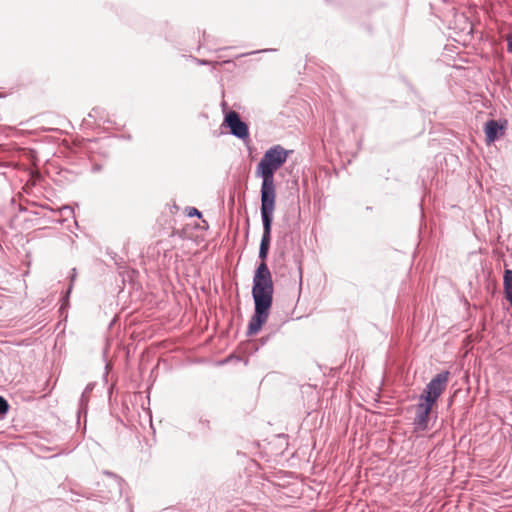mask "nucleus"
Returning a JSON list of instances; mask_svg holds the SVG:
<instances>
[{"instance_id":"f257e3e1","label":"nucleus","mask_w":512,"mask_h":512,"mask_svg":"<svg viewBox=\"0 0 512 512\" xmlns=\"http://www.w3.org/2000/svg\"><path fill=\"white\" fill-rule=\"evenodd\" d=\"M276 207L260 205L263 232L260 240L257 264L252 280L253 314L247 325L246 335H257L266 324L273 306L274 282L267 265L271 241L274 211Z\"/></svg>"},{"instance_id":"f03ea898","label":"nucleus","mask_w":512,"mask_h":512,"mask_svg":"<svg viewBox=\"0 0 512 512\" xmlns=\"http://www.w3.org/2000/svg\"><path fill=\"white\" fill-rule=\"evenodd\" d=\"M293 150L280 144L269 147L256 165L255 177L261 179L260 205L276 207L275 174L287 162Z\"/></svg>"},{"instance_id":"7ed1b4c3","label":"nucleus","mask_w":512,"mask_h":512,"mask_svg":"<svg viewBox=\"0 0 512 512\" xmlns=\"http://www.w3.org/2000/svg\"><path fill=\"white\" fill-rule=\"evenodd\" d=\"M450 372L443 370L437 373L425 386L419 400H424L429 403L437 405V401L441 394L445 391L449 380Z\"/></svg>"},{"instance_id":"20e7f679","label":"nucleus","mask_w":512,"mask_h":512,"mask_svg":"<svg viewBox=\"0 0 512 512\" xmlns=\"http://www.w3.org/2000/svg\"><path fill=\"white\" fill-rule=\"evenodd\" d=\"M222 126L229 130V133L242 140L246 145L251 141L249 125L242 120L240 114L234 110L224 113Z\"/></svg>"},{"instance_id":"39448f33","label":"nucleus","mask_w":512,"mask_h":512,"mask_svg":"<svg viewBox=\"0 0 512 512\" xmlns=\"http://www.w3.org/2000/svg\"><path fill=\"white\" fill-rule=\"evenodd\" d=\"M435 404L419 400L416 404V415L413 419L415 431L425 432L430 429L431 413Z\"/></svg>"},{"instance_id":"423d86ee","label":"nucleus","mask_w":512,"mask_h":512,"mask_svg":"<svg viewBox=\"0 0 512 512\" xmlns=\"http://www.w3.org/2000/svg\"><path fill=\"white\" fill-rule=\"evenodd\" d=\"M507 120L490 119L484 124V134L487 143H492L500 139L506 131Z\"/></svg>"},{"instance_id":"0eeeda50","label":"nucleus","mask_w":512,"mask_h":512,"mask_svg":"<svg viewBox=\"0 0 512 512\" xmlns=\"http://www.w3.org/2000/svg\"><path fill=\"white\" fill-rule=\"evenodd\" d=\"M299 219L300 206L291 205L282 218L283 224L289 233H294L300 228Z\"/></svg>"},{"instance_id":"6e6552de","label":"nucleus","mask_w":512,"mask_h":512,"mask_svg":"<svg viewBox=\"0 0 512 512\" xmlns=\"http://www.w3.org/2000/svg\"><path fill=\"white\" fill-rule=\"evenodd\" d=\"M94 388V385L92 383H89L84 391L82 392L79 401H78V409H77V419L78 423H80V419L82 416L86 419L87 413H88V403L90 394Z\"/></svg>"},{"instance_id":"1a4fd4ad","label":"nucleus","mask_w":512,"mask_h":512,"mask_svg":"<svg viewBox=\"0 0 512 512\" xmlns=\"http://www.w3.org/2000/svg\"><path fill=\"white\" fill-rule=\"evenodd\" d=\"M503 288L506 300L512 307V270L506 269L503 274Z\"/></svg>"},{"instance_id":"9d476101","label":"nucleus","mask_w":512,"mask_h":512,"mask_svg":"<svg viewBox=\"0 0 512 512\" xmlns=\"http://www.w3.org/2000/svg\"><path fill=\"white\" fill-rule=\"evenodd\" d=\"M10 410V404L8 400L0 395V421L5 419Z\"/></svg>"},{"instance_id":"9b49d317","label":"nucleus","mask_w":512,"mask_h":512,"mask_svg":"<svg viewBox=\"0 0 512 512\" xmlns=\"http://www.w3.org/2000/svg\"><path fill=\"white\" fill-rule=\"evenodd\" d=\"M259 349L260 345L255 340L248 341L244 346V351L250 355L256 353Z\"/></svg>"},{"instance_id":"f8f14e48","label":"nucleus","mask_w":512,"mask_h":512,"mask_svg":"<svg viewBox=\"0 0 512 512\" xmlns=\"http://www.w3.org/2000/svg\"><path fill=\"white\" fill-rule=\"evenodd\" d=\"M106 254L110 257V259L114 262V264L118 267V268H121L122 267V264L124 263L123 261V258L120 257L116 252L112 251V250H107L106 251Z\"/></svg>"},{"instance_id":"ddd939ff","label":"nucleus","mask_w":512,"mask_h":512,"mask_svg":"<svg viewBox=\"0 0 512 512\" xmlns=\"http://www.w3.org/2000/svg\"><path fill=\"white\" fill-rule=\"evenodd\" d=\"M198 429L204 433H207L210 431V420L200 417L198 420Z\"/></svg>"},{"instance_id":"4468645a","label":"nucleus","mask_w":512,"mask_h":512,"mask_svg":"<svg viewBox=\"0 0 512 512\" xmlns=\"http://www.w3.org/2000/svg\"><path fill=\"white\" fill-rule=\"evenodd\" d=\"M295 263L297 264L298 276H299V295L301 294L302 284H303V268L301 260L295 257Z\"/></svg>"},{"instance_id":"2eb2a0df","label":"nucleus","mask_w":512,"mask_h":512,"mask_svg":"<svg viewBox=\"0 0 512 512\" xmlns=\"http://www.w3.org/2000/svg\"><path fill=\"white\" fill-rule=\"evenodd\" d=\"M185 212L188 217H197V218L202 217V212L200 210H198L196 207H190V206L186 207Z\"/></svg>"},{"instance_id":"dca6fc26","label":"nucleus","mask_w":512,"mask_h":512,"mask_svg":"<svg viewBox=\"0 0 512 512\" xmlns=\"http://www.w3.org/2000/svg\"><path fill=\"white\" fill-rule=\"evenodd\" d=\"M77 276V270L76 268H72L71 269V272H70V275H69V278H70V285L69 287L67 288V291H66V297H69L71 291H72V287H73V283L75 281V278Z\"/></svg>"},{"instance_id":"f3484780","label":"nucleus","mask_w":512,"mask_h":512,"mask_svg":"<svg viewBox=\"0 0 512 512\" xmlns=\"http://www.w3.org/2000/svg\"><path fill=\"white\" fill-rule=\"evenodd\" d=\"M275 333H276V331H271L270 333L262 336L261 338H259L256 341L258 342L260 347H262V346L266 345L271 340V338L275 335Z\"/></svg>"},{"instance_id":"a211bd4d","label":"nucleus","mask_w":512,"mask_h":512,"mask_svg":"<svg viewBox=\"0 0 512 512\" xmlns=\"http://www.w3.org/2000/svg\"><path fill=\"white\" fill-rule=\"evenodd\" d=\"M103 473H104L105 475H107V476H109V477L113 478V479L117 482V484H118L119 488H121V485H122V483L124 482L123 478H121L120 476H118V475H117V474H115L114 472H111V471H108V470H105Z\"/></svg>"},{"instance_id":"6ab92c4d","label":"nucleus","mask_w":512,"mask_h":512,"mask_svg":"<svg viewBox=\"0 0 512 512\" xmlns=\"http://www.w3.org/2000/svg\"><path fill=\"white\" fill-rule=\"evenodd\" d=\"M271 51H275V49H260V50H255V51H251L248 53H242V54L237 55V58L245 57V56L253 55V54H257V53L271 52Z\"/></svg>"},{"instance_id":"aec40b11","label":"nucleus","mask_w":512,"mask_h":512,"mask_svg":"<svg viewBox=\"0 0 512 512\" xmlns=\"http://www.w3.org/2000/svg\"><path fill=\"white\" fill-rule=\"evenodd\" d=\"M189 58L196 62L198 65H201V66H207V65H211L212 62L210 60H207V59H199V58H196L192 55L189 56Z\"/></svg>"},{"instance_id":"412c9836","label":"nucleus","mask_w":512,"mask_h":512,"mask_svg":"<svg viewBox=\"0 0 512 512\" xmlns=\"http://www.w3.org/2000/svg\"><path fill=\"white\" fill-rule=\"evenodd\" d=\"M98 112L103 113V108H102V107H98V106H97V107L92 108V110H91V111L89 112V114H88V117H89V118H93V119H95V120H96V114H98Z\"/></svg>"},{"instance_id":"4be33fe9","label":"nucleus","mask_w":512,"mask_h":512,"mask_svg":"<svg viewBox=\"0 0 512 512\" xmlns=\"http://www.w3.org/2000/svg\"><path fill=\"white\" fill-rule=\"evenodd\" d=\"M103 122L107 123L108 125H111V126L115 127V129H120L119 126H116L115 121L110 119L108 115L104 118Z\"/></svg>"},{"instance_id":"5701e85b","label":"nucleus","mask_w":512,"mask_h":512,"mask_svg":"<svg viewBox=\"0 0 512 512\" xmlns=\"http://www.w3.org/2000/svg\"><path fill=\"white\" fill-rule=\"evenodd\" d=\"M106 116H107V111L105 108H103V113L98 112V114H96V120L103 121Z\"/></svg>"},{"instance_id":"b1692460","label":"nucleus","mask_w":512,"mask_h":512,"mask_svg":"<svg viewBox=\"0 0 512 512\" xmlns=\"http://www.w3.org/2000/svg\"><path fill=\"white\" fill-rule=\"evenodd\" d=\"M507 51L512 53V35L507 38Z\"/></svg>"},{"instance_id":"393cba45","label":"nucleus","mask_w":512,"mask_h":512,"mask_svg":"<svg viewBox=\"0 0 512 512\" xmlns=\"http://www.w3.org/2000/svg\"><path fill=\"white\" fill-rule=\"evenodd\" d=\"M6 235V231L4 228L0 225V240L3 239V237Z\"/></svg>"},{"instance_id":"a878e982","label":"nucleus","mask_w":512,"mask_h":512,"mask_svg":"<svg viewBox=\"0 0 512 512\" xmlns=\"http://www.w3.org/2000/svg\"><path fill=\"white\" fill-rule=\"evenodd\" d=\"M81 126H83V127H84V126H85V127H89V126H90V122H89V121H87L86 119H84V120L82 121Z\"/></svg>"},{"instance_id":"bb28decb","label":"nucleus","mask_w":512,"mask_h":512,"mask_svg":"<svg viewBox=\"0 0 512 512\" xmlns=\"http://www.w3.org/2000/svg\"><path fill=\"white\" fill-rule=\"evenodd\" d=\"M63 209L64 210H69V211L73 212V210L69 206H65V207H63Z\"/></svg>"},{"instance_id":"cd10ccee","label":"nucleus","mask_w":512,"mask_h":512,"mask_svg":"<svg viewBox=\"0 0 512 512\" xmlns=\"http://www.w3.org/2000/svg\"><path fill=\"white\" fill-rule=\"evenodd\" d=\"M124 139H127V140H130L131 139V135H127V136H122Z\"/></svg>"},{"instance_id":"c85d7f7f","label":"nucleus","mask_w":512,"mask_h":512,"mask_svg":"<svg viewBox=\"0 0 512 512\" xmlns=\"http://www.w3.org/2000/svg\"><path fill=\"white\" fill-rule=\"evenodd\" d=\"M419 206H420V210H421V212H423V209H422V203H419Z\"/></svg>"},{"instance_id":"c756f323","label":"nucleus","mask_w":512,"mask_h":512,"mask_svg":"<svg viewBox=\"0 0 512 512\" xmlns=\"http://www.w3.org/2000/svg\"><path fill=\"white\" fill-rule=\"evenodd\" d=\"M511 429H512V425H511Z\"/></svg>"}]
</instances>
